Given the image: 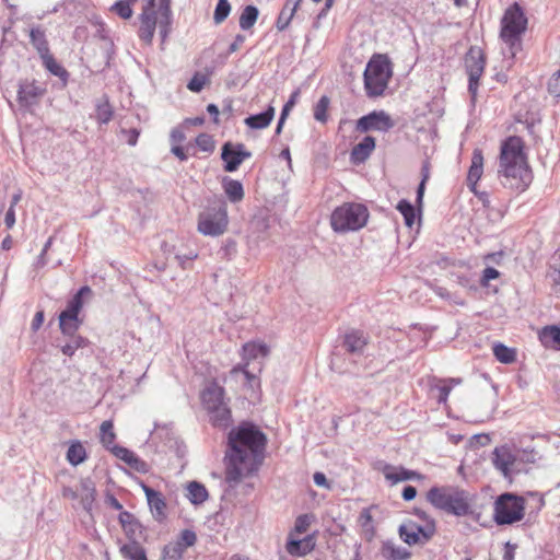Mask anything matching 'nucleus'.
Wrapping results in <instances>:
<instances>
[{"label":"nucleus","mask_w":560,"mask_h":560,"mask_svg":"<svg viewBox=\"0 0 560 560\" xmlns=\"http://www.w3.org/2000/svg\"><path fill=\"white\" fill-rule=\"evenodd\" d=\"M375 149V139L366 136L361 142L355 144L350 153V159L354 164L364 162Z\"/></svg>","instance_id":"24"},{"label":"nucleus","mask_w":560,"mask_h":560,"mask_svg":"<svg viewBox=\"0 0 560 560\" xmlns=\"http://www.w3.org/2000/svg\"><path fill=\"white\" fill-rule=\"evenodd\" d=\"M187 498L195 505L201 504L208 499V491L202 483L191 481L187 485Z\"/></svg>","instance_id":"33"},{"label":"nucleus","mask_w":560,"mask_h":560,"mask_svg":"<svg viewBox=\"0 0 560 560\" xmlns=\"http://www.w3.org/2000/svg\"><path fill=\"white\" fill-rule=\"evenodd\" d=\"M427 500L438 510L456 516L470 512L468 493L457 487H432L427 492Z\"/></svg>","instance_id":"5"},{"label":"nucleus","mask_w":560,"mask_h":560,"mask_svg":"<svg viewBox=\"0 0 560 560\" xmlns=\"http://www.w3.org/2000/svg\"><path fill=\"white\" fill-rule=\"evenodd\" d=\"M248 366L249 365L246 364H238L234 366L230 371V378H233L236 382L242 381L248 387L253 388L258 383V381L255 373L249 371Z\"/></svg>","instance_id":"31"},{"label":"nucleus","mask_w":560,"mask_h":560,"mask_svg":"<svg viewBox=\"0 0 560 560\" xmlns=\"http://www.w3.org/2000/svg\"><path fill=\"white\" fill-rule=\"evenodd\" d=\"M30 42L39 57L50 51L45 30L40 26H35L30 30Z\"/></svg>","instance_id":"29"},{"label":"nucleus","mask_w":560,"mask_h":560,"mask_svg":"<svg viewBox=\"0 0 560 560\" xmlns=\"http://www.w3.org/2000/svg\"><path fill=\"white\" fill-rule=\"evenodd\" d=\"M122 135L125 136V140L129 145H136L139 138V130L136 128L129 130H122Z\"/></svg>","instance_id":"61"},{"label":"nucleus","mask_w":560,"mask_h":560,"mask_svg":"<svg viewBox=\"0 0 560 560\" xmlns=\"http://www.w3.org/2000/svg\"><path fill=\"white\" fill-rule=\"evenodd\" d=\"M493 354L501 363L509 364L515 361V351L503 343L493 346Z\"/></svg>","instance_id":"45"},{"label":"nucleus","mask_w":560,"mask_h":560,"mask_svg":"<svg viewBox=\"0 0 560 560\" xmlns=\"http://www.w3.org/2000/svg\"><path fill=\"white\" fill-rule=\"evenodd\" d=\"M198 257V254L196 252H192L190 250L188 254H185V255H179L177 254L175 256L176 260L178 261V264L185 268L186 267V264L187 262H190L192 261L194 259H196Z\"/></svg>","instance_id":"62"},{"label":"nucleus","mask_w":560,"mask_h":560,"mask_svg":"<svg viewBox=\"0 0 560 560\" xmlns=\"http://www.w3.org/2000/svg\"><path fill=\"white\" fill-rule=\"evenodd\" d=\"M464 63L468 74V92L474 101L477 96L479 80L485 71L486 58L483 51L479 47H470L465 56Z\"/></svg>","instance_id":"12"},{"label":"nucleus","mask_w":560,"mask_h":560,"mask_svg":"<svg viewBox=\"0 0 560 560\" xmlns=\"http://www.w3.org/2000/svg\"><path fill=\"white\" fill-rule=\"evenodd\" d=\"M384 553L389 560H407L411 556L406 548L393 544L384 545Z\"/></svg>","instance_id":"48"},{"label":"nucleus","mask_w":560,"mask_h":560,"mask_svg":"<svg viewBox=\"0 0 560 560\" xmlns=\"http://www.w3.org/2000/svg\"><path fill=\"white\" fill-rule=\"evenodd\" d=\"M185 550L179 544L172 541L164 546L162 550V560H182Z\"/></svg>","instance_id":"50"},{"label":"nucleus","mask_w":560,"mask_h":560,"mask_svg":"<svg viewBox=\"0 0 560 560\" xmlns=\"http://www.w3.org/2000/svg\"><path fill=\"white\" fill-rule=\"evenodd\" d=\"M548 88L551 93L560 95V70L553 74L552 79L549 81Z\"/></svg>","instance_id":"63"},{"label":"nucleus","mask_w":560,"mask_h":560,"mask_svg":"<svg viewBox=\"0 0 560 560\" xmlns=\"http://www.w3.org/2000/svg\"><path fill=\"white\" fill-rule=\"evenodd\" d=\"M120 553L128 560H148L145 550L139 541L122 545L120 547Z\"/></svg>","instance_id":"35"},{"label":"nucleus","mask_w":560,"mask_h":560,"mask_svg":"<svg viewBox=\"0 0 560 560\" xmlns=\"http://www.w3.org/2000/svg\"><path fill=\"white\" fill-rule=\"evenodd\" d=\"M266 436L253 424L242 423L228 435L225 481L230 486L258 470L262 462Z\"/></svg>","instance_id":"2"},{"label":"nucleus","mask_w":560,"mask_h":560,"mask_svg":"<svg viewBox=\"0 0 560 560\" xmlns=\"http://www.w3.org/2000/svg\"><path fill=\"white\" fill-rule=\"evenodd\" d=\"M154 8L155 0H148L139 15L140 26L138 30V36L145 45L152 44L158 25V12Z\"/></svg>","instance_id":"14"},{"label":"nucleus","mask_w":560,"mask_h":560,"mask_svg":"<svg viewBox=\"0 0 560 560\" xmlns=\"http://www.w3.org/2000/svg\"><path fill=\"white\" fill-rule=\"evenodd\" d=\"M171 0H160V14L161 18L166 20V24H171L172 12L170 8Z\"/></svg>","instance_id":"60"},{"label":"nucleus","mask_w":560,"mask_h":560,"mask_svg":"<svg viewBox=\"0 0 560 560\" xmlns=\"http://www.w3.org/2000/svg\"><path fill=\"white\" fill-rule=\"evenodd\" d=\"M91 292V289L85 285L82 287L74 296L68 302L67 307L60 314H67L69 317L75 318L78 317L82 306H83V295Z\"/></svg>","instance_id":"32"},{"label":"nucleus","mask_w":560,"mask_h":560,"mask_svg":"<svg viewBox=\"0 0 560 560\" xmlns=\"http://www.w3.org/2000/svg\"><path fill=\"white\" fill-rule=\"evenodd\" d=\"M223 189L231 202H238L244 198V188L238 180L224 178Z\"/></svg>","instance_id":"36"},{"label":"nucleus","mask_w":560,"mask_h":560,"mask_svg":"<svg viewBox=\"0 0 560 560\" xmlns=\"http://www.w3.org/2000/svg\"><path fill=\"white\" fill-rule=\"evenodd\" d=\"M468 178V187L469 189L476 195L479 197L480 200H482L483 202L487 201V198H488V194L486 191H480L479 190V187H478V180L481 178V177H476V179H472V177H467Z\"/></svg>","instance_id":"59"},{"label":"nucleus","mask_w":560,"mask_h":560,"mask_svg":"<svg viewBox=\"0 0 560 560\" xmlns=\"http://www.w3.org/2000/svg\"><path fill=\"white\" fill-rule=\"evenodd\" d=\"M516 460L517 455L508 445L498 446L492 453V463L504 477H509L514 471Z\"/></svg>","instance_id":"17"},{"label":"nucleus","mask_w":560,"mask_h":560,"mask_svg":"<svg viewBox=\"0 0 560 560\" xmlns=\"http://www.w3.org/2000/svg\"><path fill=\"white\" fill-rule=\"evenodd\" d=\"M207 82L206 75L195 74L187 84V88L192 92H200Z\"/></svg>","instance_id":"57"},{"label":"nucleus","mask_w":560,"mask_h":560,"mask_svg":"<svg viewBox=\"0 0 560 560\" xmlns=\"http://www.w3.org/2000/svg\"><path fill=\"white\" fill-rule=\"evenodd\" d=\"M398 533L401 540L409 546L425 545L435 535L436 523L435 521H428L427 523L418 524L415 521L408 520L399 526Z\"/></svg>","instance_id":"11"},{"label":"nucleus","mask_w":560,"mask_h":560,"mask_svg":"<svg viewBox=\"0 0 560 560\" xmlns=\"http://www.w3.org/2000/svg\"><path fill=\"white\" fill-rule=\"evenodd\" d=\"M343 345L351 353H361L366 346V338L362 331L351 330L345 336Z\"/></svg>","instance_id":"28"},{"label":"nucleus","mask_w":560,"mask_h":560,"mask_svg":"<svg viewBox=\"0 0 560 560\" xmlns=\"http://www.w3.org/2000/svg\"><path fill=\"white\" fill-rule=\"evenodd\" d=\"M44 68L49 71L52 75L58 77L66 84L69 78L68 71L57 62L50 51L39 57Z\"/></svg>","instance_id":"27"},{"label":"nucleus","mask_w":560,"mask_h":560,"mask_svg":"<svg viewBox=\"0 0 560 560\" xmlns=\"http://www.w3.org/2000/svg\"><path fill=\"white\" fill-rule=\"evenodd\" d=\"M358 522L363 529L365 537L371 539L374 536L375 530L370 508L363 509L361 511Z\"/></svg>","instance_id":"43"},{"label":"nucleus","mask_w":560,"mask_h":560,"mask_svg":"<svg viewBox=\"0 0 560 560\" xmlns=\"http://www.w3.org/2000/svg\"><path fill=\"white\" fill-rule=\"evenodd\" d=\"M394 126L395 121L385 110H373L357 120L355 130L361 133L369 131L387 132Z\"/></svg>","instance_id":"13"},{"label":"nucleus","mask_w":560,"mask_h":560,"mask_svg":"<svg viewBox=\"0 0 560 560\" xmlns=\"http://www.w3.org/2000/svg\"><path fill=\"white\" fill-rule=\"evenodd\" d=\"M540 339L546 346H553L560 348V328L550 326L542 329Z\"/></svg>","instance_id":"44"},{"label":"nucleus","mask_w":560,"mask_h":560,"mask_svg":"<svg viewBox=\"0 0 560 560\" xmlns=\"http://www.w3.org/2000/svg\"><path fill=\"white\" fill-rule=\"evenodd\" d=\"M530 183L532 177H503V180L501 182L504 188L516 192L524 191Z\"/></svg>","instance_id":"39"},{"label":"nucleus","mask_w":560,"mask_h":560,"mask_svg":"<svg viewBox=\"0 0 560 560\" xmlns=\"http://www.w3.org/2000/svg\"><path fill=\"white\" fill-rule=\"evenodd\" d=\"M81 491V504L86 512H90L95 501V486L90 479L82 480Z\"/></svg>","instance_id":"34"},{"label":"nucleus","mask_w":560,"mask_h":560,"mask_svg":"<svg viewBox=\"0 0 560 560\" xmlns=\"http://www.w3.org/2000/svg\"><path fill=\"white\" fill-rule=\"evenodd\" d=\"M329 98L322 96L314 108V118L319 122H326Z\"/></svg>","instance_id":"54"},{"label":"nucleus","mask_w":560,"mask_h":560,"mask_svg":"<svg viewBox=\"0 0 560 560\" xmlns=\"http://www.w3.org/2000/svg\"><path fill=\"white\" fill-rule=\"evenodd\" d=\"M141 488L145 494L147 502L153 518L158 522H163L167 516V505L163 494L160 491H156L147 486L145 483H142Z\"/></svg>","instance_id":"18"},{"label":"nucleus","mask_w":560,"mask_h":560,"mask_svg":"<svg viewBox=\"0 0 560 560\" xmlns=\"http://www.w3.org/2000/svg\"><path fill=\"white\" fill-rule=\"evenodd\" d=\"M59 327L63 335L66 336H74L77 330L80 327V320L78 317L72 318L67 314L59 315Z\"/></svg>","instance_id":"41"},{"label":"nucleus","mask_w":560,"mask_h":560,"mask_svg":"<svg viewBox=\"0 0 560 560\" xmlns=\"http://www.w3.org/2000/svg\"><path fill=\"white\" fill-rule=\"evenodd\" d=\"M460 383L462 378L458 377L439 380L431 386V393L439 404H446L451 390L454 386L459 385Z\"/></svg>","instance_id":"23"},{"label":"nucleus","mask_w":560,"mask_h":560,"mask_svg":"<svg viewBox=\"0 0 560 560\" xmlns=\"http://www.w3.org/2000/svg\"><path fill=\"white\" fill-rule=\"evenodd\" d=\"M313 520L314 516L311 514H302L298 516L294 523V528L291 533H293V535H301L306 533Z\"/></svg>","instance_id":"52"},{"label":"nucleus","mask_w":560,"mask_h":560,"mask_svg":"<svg viewBox=\"0 0 560 560\" xmlns=\"http://www.w3.org/2000/svg\"><path fill=\"white\" fill-rule=\"evenodd\" d=\"M302 0H287L276 22L278 31H284L292 21Z\"/></svg>","instance_id":"26"},{"label":"nucleus","mask_w":560,"mask_h":560,"mask_svg":"<svg viewBox=\"0 0 560 560\" xmlns=\"http://www.w3.org/2000/svg\"><path fill=\"white\" fill-rule=\"evenodd\" d=\"M483 155L480 149H475L471 158V165L468 175H482Z\"/></svg>","instance_id":"53"},{"label":"nucleus","mask_w":560,"mask_h":560,"mask_svg":"<svg viewBox=\"0 0 560 560\" xmlns=\"http://www.w3.org/2000/svg\"><path fill=\"white\" fill-rule=\"evenodd\" d=\"M548 278L552 283L553 293L560 298V265L550 268V271L548 272Z\"/></svg>","instance_id":"56"},{"label":"nucleus","mask_w":560,"mask_h":560,"mask_svg":"<svg viewBox=\"0 0 560 560\" xmlns=\"http://www.w3.org/2000/svg\"><path fill=\"white\" fill-rule=\"evenodd\" d=\"M369 215L364 205L345 202L332 211L330 225L337 233L357 232L366 225Z\"/></svg>","instance_id":"6"},{"label":"nucleus","mask_w":560,"mask_h":560,"mask_svg":"<svg viewBox=\"0 0 560 560\" xmlns=\"http://www.w3.org/2000/svg\"><path fill=\"white\" fill-rule=\"evenodd\" d=\"M110 452L119 459L125 462L130 468L139 471L147 472L148 464L139 458L132 451L122 446H113Z\"/></svg>","instance_id":"22"},{"label":"nucleus","mask_w":560,"mask_h":560,"mask_svg":"<svg viewBox=\"0 0 560 560\" xmlns=\"http://www.w3.org/2000/svg\"><path fill=\"white\" fill-rule=\"evenodd\" d=\"M118 521L125 535L129 539V542L139 541L143 538L144 528L132 513L121 511L119 513Z\"/></svg>","instance_id":"19"},{"label":"nucleus","mask_w":560,"mask_h":560,"mask_svg":"<svg viewBox=\"0 0 560 560\" xmlns=\"http://www.w3.org/2000/svg\"><path fill=\"white\" fill-rule=\"evenodd\" d=\"M231 12V4L229 0H218L213 20L215 24H221L230 14Z\"/></svg>","instance_id":"51"},{"label":"nucleus","mask_w":560,"mask_h":560,"mask_svg":"<svg viewBox=\"0 0 560 560\" xmlns=\"http://www.w3.org/2000/svg\"><path fill=\"white\" fill-rule=\"evenodd\" d=\"M66 457L72 466H78L86 459V451L81 442L75 441L68 447Z\"/></svg>","instance_id":"37"},{"label":"nucleus","mask_w":560,"mask_h":560,"mask_svg":"<svg viewBox=\"0 0 560 560\" xmlns=\"http://www.w3.org/2000/svg\"><path fill=\"white\" fill-rule=\"evenodd\" d=\"M393 71L390 61L384 55H375L368 62L363 78L364 90L369 97L382 96L387 89Z\"/></svg>","instance_id":"8"},{"label":"nucleus","mask_w":560,"mask_h":560,"mask_svg":"<svg viewBox=\"0 0 560 560\" xmlns=\"http://www.w3.org/2000/svg\"><path fill=\"white\" fill-rule=\"evenodd\" d=\"M138 0H117L110 8L113 12L119 15L121 19H130L132 15L131 5Z\"/></svg>","instance_id":"49"},{"label":"nucleus","mask_w":560,"mask_h":560,"mask_svg":"<svg viewBox=\"0 0 560 560\" xmlns=\"http://www.w3.org/2000/svg\"><path fill=\"white\" fill-rule=\"evenodd\" d=\"M114 115L113 107L107 98H104L96 104L95 119L100 124H108Z\"/></svg>","instance_id":"40"},{"label":"nucleus","mask_w":560,"mask_h":560,"mask_svg":"<svg viewBox=\"0 0 560 560\" xmlns=\"http://www.w3.org/2000/svg\"><path fill=\"white\" fill-rule=\"evenodd\" d=\"M46 88L36 81L21 82L18 90V102L23 107H31L39 102L45 95Z\"/></svg>","instance_id":"16"},{"label":"nucleus","mask_w":560,"mask_h":560,"mask_svg":"<svg viewBox=\"0 0 560 560\" xmlns=\"http://www.w3.org/2000/svg\"><path fill=\"white\" fill-rule=\"evenodd\" d=\"M515 550H516V545L511 544L510 541L505 542L502 560H514Z\"/></svg>","instance_id":"64"},{"label":"nucleus","mask_w":560,"mask_h":560,"mask_svg":"<svg viewBox=\"0 0 560 560\" xmlns=\"http://www.w3.org/2000/svg\"><path fill=\"white\" fill-rule=\"evenodd\" d=\"M252 156V153L243 143L226 142L222 147L221 159L224 162V170L229 173L235 172L240 164Z\"/></svg>","instance_id":"15"},{"label":"nucleus","mask_w":560,"mask_h":560,"mask_svg":"<svg viewBox=\"0 0 560 560\" xmlns=\"http://www.w3.org/2000/svg\"><path fill=\"white\" fill-rule=\"evenodd\" d=\"M315 547V540L312 535H307L302 539L294 537L293 533L289 534L288 541L285 545L287 551L291 556L302 557L311 552Z\"/></svg>","instance_id":"21"},{"label":"nucleus","mask_w":560,"mask_h":560,"mask_svg":"<svg viewBox=\"0 0 560 560\" xmlns=\"http://www.w3.org/2000/svg\"><path fill=\"white\" fill-rule=\"evenodd\" d=\"M70 340L61 346V351L68 357H72L78 349L84 348L88 340L79 335L69 336Z\"/></svg>","instance_id":"47"},{"label":"nucleus","mask_w":560,"mask_h":560,"mask_svg":"<svg viewBox=\"0 0 560 560\" xmlns=\"http://www.w3.org/2000/svg\"><path fill=\"white\" fill-rule=\"evenodd\" d=\"M397 210L402 214L405 224L412 228L417 217L415 207L408 200L402 199L398 202Z\"/></svg>","instance_id":"46"},{"label":"nucleus","mask_w":560,"mask_h":560,"mask_svg":"<svg viewBox=\"0 0 560 560\" xmlns=\"http://www.w3.org/2000/svg\"><path fill=\"white\" fill-rule=\"evenodd\" d=\"M275 117L273 106L259 114L250 115L244 119V124L250 129H265L267 128Z\"/></svg>","instance_id":"25"},{"label":"nucleus","mask_w":560,"mask_h":560,"mask_svg":"<svg viewBox=\"0 0 560 560\" xmlns=\"http://www.w3.org/2000/svg\"><path fill=\"white\" fill-rule=\"evenodd\" d=\"M196 541V533L191 529H184L180 532L179 537L175 542L179 544V546L183 547L184 550H186L188 547L194 546Z\"/></svg>","instance_id":"55"},{"label":"nucleus","mask_w":560,"mask_h":560,"mask_svg":"<svg viewBox=\"0 0 560 560\" xmlns=\"http://www.w3.org/2000/svg\"><path fill=\"white\" fill-rule=\"evenodd\" d=\"M266 436L253 424L242 423L228 435L225 481L230 486L258 470L262 462Z\"/></svg>","instance_id":"1"},{"label":"nucleus","mask_w":560,"mask_h":560,"mask_svg":"<svg viewBox=\"0 0 560 560\" xmlns=\"http://www.w3.org/2000/svg\"><path fill=\"white\" fill-rule=\"evenodd\" d=\"M525 501L513 493H503L494 502L493 520L498 525H511L524 517Z\"/></svg>","instance_id":"10"},{"label":"nucleus","mask_w":560,"mask_h":560,"mask_svg":"<svg viewBox=\"0 0 560 560\" xmlns=\"http://www.w3.org/2000/svg\"><path fill=\"white\" fill-rule=\"evenodd\" d=\"M383 474L385 479L392 485L407 480H419L422 478V476L415 470H409L402 466H393L389 464L384 466Z\"/></svg>","instance_id":"20"},{"label":"nucleus","mask_w":560,"mask_h":560,"mask_svg":"<svg viewBox=\"0 0 560 560\" xmlns=\"http://www.w3.org/2000/svg\"><path fill=\"white\" fill-rule=\"evenodd\" d=\"M527 28V18L518 3L510 5L501 20L500 38L503 43L502 52L511 60L522 49V36Z\"/></svg>","instance_id":"3"},{"label":"nucleus","mask_w":560,"mask_h":560,"mask_svg":"<svg viewBox=\"0 0 560 560\" xmlns=\"http://www.w3.org/2000/svg\"><path fill=\"white\" fill-rule=\"evenodd\" d=\"M503 175H525L530 172L526 145L523 138L509 136L501 141L499 173Z\"/></svg>","instance_id":"4"},{"label":"nucleus","mask_w":560,"mask_h":560,"mask_svg":"<svg viewBox=\"0 0 560 560\" xmlns=\"http://www.w3.org/2000/svg\"><path fill=\"white\" fill-rule=\"evenodd\" d=\"M116 439V434L114 432V425L113 422L109 420L103 421L101 424V442L102 444L107 448L112 450L113 446H116L114 444Z\"/></svg>","instance_id":"42"},{"label":"nucleus","mask_w":560,"mask_h":560,"mask_svg":"<svg viewBox=\"0 0 560 560\" xmlns=\"http://www.w3.org/2000/svg\"><path fill=\"white\" fill-rule=\"evenodd\" d=\"M268 354V348L266 345L247 342L243 346L242 359L244 364L249 365V362L258 358H265Z\"/></svg>","instance_id":"30"},{"label":"nucleus","mask_w":560,"mask_h":560,"mask_svg":"<svg viewBox=\"0 0 560 560\" xmlns=\"http://www.w3.org/2000/svg\"><path fill=\"white\" fill-rule=\"evenodd\" d=\"M229 225L225 202L208 207L198 215L197 230L205 236L218 237L225 233Z\"/></svg>","instance_id":"9"},{"label":"nucleus","mask_w":560,"mask_h":560,"mask_svg":"<svg viewBox=\"0 0 560 560\" xmlns=\"http://www.w3.org/2000/svg\"><path fill=\"white\" fill-rule=\"evenodd\" d=\"M201 401L213 427L226 429L231 425V409L225 401V390L222 386L211 383L203 389Z\"/></svg>","instance_id":"7"},{"label":"nucleus","mask_w":560,"mask_h":560,"mask_svg":"<svg viewBox=\"0 0 560 560\" xmlns=\"http://www.w3.org/2000/svg\"><path fill=\"white\" fill-rule=\"evenodd\" d=\"M259 15V11L255 5H246L240 15V27L243 31L252 28Z\"/></svg>","instance_id":"38"},{"label":"nucleus","mask_w":560,"mask_h":560,"mask_svg":"<svg viewBox=\"0 0 560 560\" xmlns=\"http://www.w3.org/2000/svg\"><path fill=\"white\" fill-rule=\"evenodd\" d=\"M197 145L205 152L211 151L214 147V142L211 136L201 133L196 138Z\"/></svg>","instance_id":"58"}]
</instances>
